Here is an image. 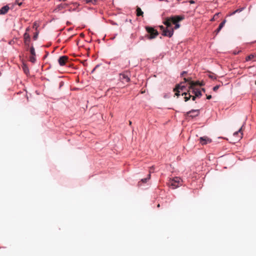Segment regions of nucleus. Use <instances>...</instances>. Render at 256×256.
I'll return each instance as SVG.
<instances>
[{
    "mask_svg": "<svg viewBox=\"0 0 256 256\" xmlns=\"http://www.w3.org/2000/svg\"><path fill=\"white\" fill-rule=\"evenodd\" d=\"M184 19V16H174L166 18L163 23L168 28H171L172 24L175 25L174 29H178L180 27L178 22Z\"/></svg>",
    "mask_w": 256,
    "mask_h": 256,
    "instance_id": "nucleus-1",
    "label": "nucleus"
},
{
    "mask_svg": "<svg viewBox=\"0 0 256 256\" xmlns=\"http://www.w3.org/2000/svg\"><path fill=\"white\" fill-rule=\"evenodd\" d=\"M191 82L189 84L190 86H188V94H195L196 92L198 89V87L200 86H202L204 84L201 83L200 84L198 82L199 81H196V82H194V81H190Z\"/></svg>",
    "mask_w": 256,
    "mask_h": 256,
    "instance_id": "nucleus-2",
    "label": "nucleus"
},
{
    "mask_svg": "<svg viewBox=\"0 0 256 256\" xmlns=\"http://www.w3.org/2000/svg\"><path fill=\"white\" fill-rule=\"evenodd\" d=\"M146 30L148 34L146 36L148 39H154L158 35V32L157 30L152 27L146 26Z\"/></svg>",
    "mask_w": 256,
    "mask_h": 256,
    "instance_id": "nucleus-3",
    "label": "nucleus"
},
{
    "mask_svg": "<svg viewBox=\"0 0 256 256\" xmlns=\"http://www.w3.org/2000/svg\"><path fill=\"white\" fill-rule=\"evenodd\" d=\"M186 82L187 81H184L181 82L180 84H177L176 88L174 89V91L176 92L175 94L176 96H178L180 95V91L182 92H184L187 85L186 83Z\"/></svg>",
    "mask_w": 256,
    "mask_h": 256,
    "instance_id": "nucleus-4",
    "label": "nucleus"
},
{
    "mask_svg": "<svg viewBox=\"0 0 256 256\" xmlns=\"http://www.w3.org/2000/svg\"><path fill=\"white\" fill-rule=\"evenodd\" d=\"M182 180L180 178L176 177L173 179H171L169 180L168 185L172 187L173 189H174L181 185Z\"/></svg>",
    "mask_w": 256,
    "mask_h": 256,
    "instance_id": "nucleus-5",
    "label": "nucleus"
},
{
    "mask_svg": "<svg viewBox=\"0 0 256 256\" xmlns=\"http://www.w3.org/2000/svg\"><path fill=\"white\" fill-rule=\"evenodd\" d=\"M160 28L162 30V34L164 36H167L170 38L174 34L173 28H168L167 26L166 28H164L163 26H160Z\"/></svg>",
    "mask_w": 256,
    "mask_h": 256,
    "instance_id": "nucleus-6",
    "label": "nucleus"
},
{
    "mask_svg": "<svg viewBox=\"0 0 256 256\" xmlns=\"http://www.w3.org/2000/svg\"><path fill=\"white\" fill-rule=\"evenodd\" d=\"M199 114V110H192L188 112H187L185 116H190L191 118H194L198 116Z\"/></svg>",
    "mask_w": 256,
    "mask_h": 256,
    "instance_id": "nucleus-7",
    "label": "nucleus"
},
{
    "mask_svg": "<svg viewBox=\"0 0 256 256\" xmlns=\"http://www.w3.org/2000/svg\"><path fill=\"white\" fill-rule=\"evenodd\" d=\"M212 140L207 136H202L200 138V142L202 144H206L208 143H210Z\"/></svg>",
    "mask_w": 256,
    "mask_h": 256,
    "instance_id": "nucleus-8",
    "label": "nucleus"
},
{
    "mask_svg": "<svg viewBox=\"0 0 256 256\" xmlns=\"http://www.w3.org/2000/svg\"><path fill=\"white\" fill-rule=\"evenodd\" d=\"M68 57L67 56H60L58 58V62L60 66H62L66 64V63L68 61Z\"/></svg>",
    "mask_w": 256,
    "mask_h": 256,
    "instance_id": "nucleus-9",
    "label": "nucleus"
},
{
    "mask_svg": "<svg viewBox=\"0 0 256 256\" xmlns=\"http://www.w3.org/2000/svg\"><path fill=\"white\" fill-rule=\"evenodd\" d=\"M24 42L26 45L29 46L30 42V36L28 34L27 32H25L24 35Z\"/></svg>",
    "mask_w": 256,
    "mask_h": 256,
    "instance_id": "nucleus-10",
    "label": "nucleus"
},
{
    "mask_svg": "<svg viewBox=\"0 0 256 256\" xmlns=\"http://www.w3.org/2000/svg\"><path fill=\"white\" fill-rule=\"evenodd\" d=\"M9 6H5L2 7L0 9V14H4L8 12L9 10Z\"/></svg>",
    "mask_w": 256,
    "mask_h": 256,
    "instance_id": "nucleus-11",
    "label": "nucleus"
},
{
    "mask_svg": "<svg viewBox=\"0 0 256 256\" xmlns=\"http://www.w3.org/2000/svg\"><path fill=\"white\" fill-rule=\"evenodd\" d=\"M226 22V20H224L219 25L218 28L215 30V32L216 34H217L221 30V29L224 27L225 24Z\"/></svg>",
    "mask_w": 256,
    "mask_h": 256,
    "instance_id": "nucleus-12",
    "label": "nucleus"
},
{
    "mask_svg": "<svg viewBox=\"0 0 256 256\" xmlns=\"http://www.w3.org/2000/svg\"><path fill=\"white\" fill-rule=\"evenodd\" d=\"M255 58H256V54H250L249 56H248L247 57H246V61L248 62V61L250 60Z\"/></svg>",
    "mask_w": 256,
    "mask_h": 256,
    "instance_id": "nucleus-13",
    "label": "nucleus"
},
{
    "mask_svg": "<svg viewBox=\"0 0 256 256\" xmlns=\"http://www.w3.org/2000/svg\"><path fill=\"white\" fill-rule=\"evenodd\" d=\"M144 12L142 10L141 8L139 7H137L136 8V16H143Z\"/></svg>",
    "mask_w": 256,
    "mask_h": 256,
    "instance_id": "nucleus-14",
    "label": "nucleus"
},
{
    "mask_svg": "<svg viewBox=\"0 0 256 256\" xmlns=\"http://www.w3.org/2000/svg\"><path fill=\"white\" fill-rule=\"evenodd\" d=\"M120 79H126V80H130V78L128 77V72L120 74Z\"/></svg>",
    "mask_w": 256,
    "mask_h": 256,
    "instance_id": "nucleus-15",
    "label": "nucleus"
},
{
    "mask_svg": "<svg viewBox=\"0 0 256 256\" xmlns=\"http://www.w3.org/2000/svg\"><path fill=\"white\" fill-rule=\"evenodd\" d=\"M187 94H188V93H187V92H182V95H185V96H186V95H187ZM191 97H192L191 94H188V96H186L184 98L185 102H187V101H188V100L190 99V98Z\"/></svg>",
    "mask_w": 256,
    "mask_h": 256,
    "instance_id": "nucleus-16",
    "label": "nucleus"
},
{
    "mask_svg": "<svg viewBox=\"0 0 256 256\" xmlns=\"http://www.w3.org/2000/svg\"><path fill=\"white\" fill-rule=\"evenodd\" d=\"M86 4H96L97 2L96 0H84Z\"/></svg>",
    "mask_w": 256,
    "mask_h": 256,
    "instance_id": "nucleus-17",
    "label": "nucleus"
},
{
    "mask_svg": "<svg viewBox=\"0 0 256 256\" xmlns=\"http://www.w3.org/2000/svg\"><path fill=\"white\" fill-rule=\"evenodd\" d=\"M194 95L196 96L197 98H200L202 96V92H201V90H200L199 88H198V89H197Z\"/></svg>",
    "mask_w": 256,
    "mask_h": 256,
    "instance_id": "nucleus-18",
    "label": "nucleus"
},
{
    "mask_svg": "<svg viewBox=\"0 0 256 256\" xmlns=\"http://www.w3.org/2000/svg\"><path fill=\"white\" fill-rule=\"evenodd\" d=\"M22 68L24 73L26 74H28V66L25 64H23L22 66Z\"/></svg>",
    "mask_w": 256,
    "mask_h": 256,
    "instance_id": "nucleus-19",
    "label": "nucleus"
},
{
    "mask_svg": "<svg viewBox=\"0 0 256 256\" xmlns=\"http://www.w3.org/2000/svg\"><path fill=\"white\" fill-rule=\"evenodd\" d=\"M242 128H240L238 131L237 132H236L234 134V136H238L239 134H240V136H239L240 138H242V133L241 132L242 131Z\"/></svg>",
    "mask_w": 256,
    "mask_h": 256,
    "instance_id": "nucleus-20",
    "label": "nucleus"
},
{
    "mask_svg": "<svg viewBox=\"0 0 256 256\" xmlns=\"http://www.w3.org/2000/svg\"><path fill=\"white\" fill-rule=\"evenodd\" d=\"M30 60L32 63L35 62L36 60V55H31L30 56Z\"/></svg>",
    "mask_w": 256,
    "mask_h": 256,
    "instance_id": "nucleus-21",
    "label": "nucleus"
},
{
    "mask_svg": "<svg viewBox=\"0 0 256 256\" xmlns=\"http://www.w3.org/2000/svg\"><path fill=\"white\" fill-rule=\"evenodd\" d=\"M244 10V8H238V9H237L236 10L234 11L232 13H231L230 16H232V15H234V14H236V12H242V10Z\"/></svg>",
    "mask_w": 256,
    "mask_h": 256,
    "instance_id": "nucleus-22",
    "label": "nucleus"
},
{
    "mask_svg": "<svg viewBox=\"0 0 256 256\" xmlns=\"http://www.w3.org/2000/svg\"><path fill=\"white\" fill-rule=\"evenodd\" d=\"M30 53L31 54V55H36V52H35V50H34V48L33 46H32L30 48Z\"/></svg>",
    "mask_w": 256,
    "mask_h": 256,
    "instance_id": "nucleus-23",
    "label": "nucleus"
},
{
    "mask_svg": "<svg viewBox=\"0 0 256 256\" xmlns=\"http://www.w3.org/2000/svg\"><path fill=\"white\" fill-rule=\"evenodd\" d=\"M150 174H149L148 175V176L147 178H143L142 180V181L143 182H147V180H150Z\"/></svg>",
    "mask_w": 256,
    "mask_h": 256,
    "instance_id": "nucleus-24",
    "label": "nucleus"
},
{
    "mask_svg": "<svg viewBox=\"0 0 256 256\" xmlns=\"http://www.w3.org/2000/svg\"><path fill=\"white\" fill-rule=\"evenodd\" d=\"M220 14V13H217V14H216L213 18L212 19V20H215L216 19L218 16V15Z\"/></svg>",
    "mask_w": 256,
    "mask_h": 256,
    "instance_id": "nucleus-25",
    "label": "nucleus"
},
{
    "mask_svg": "<svg viewBox=\"0 0 256 256\" xmlns=\"http://www.w3.org/2000/svg\"><path fill=\"white\" fill-rule=\"evenodd\" d=\"M208 76L210 78H212V79H216V77L215 76L214 74H208Z\"/></svg>",
    "mask_w": 256,
    "mask_h": 256,
    "instance_id": "nucleus-26",
    "label": "nucleus"
},
{
    "mask_svg": "<svg viewBox=\"0 0 256 256\" xmlns=\"http://www.w3.org/2000/svg\"><path fill=\"white\" fill-rule=\"evenodd\" d=\"M14 4H17L18 6H21L22 4V2H20L18 0H16Z\"/></svg>",
    "mask_w": 256,
    "mask_h": 256,
    "instance_id": "nucleus-27",
    "label": "nucleus"
},
{
    "mask_svg": "<svg viewBox=\"0 0 256 256\" xmlns=\"http://www.w3.org/2000/svg\"><path fill=\"white\" fill-rule=\"evenodd\" d=\"M219 87L220 86L217 85L213 88V90L216 92L218 89Z\"/></svg>",
    "mask_w": 256,
    "mask_h": 256,
    "instance_id": "nucleus-28",
    "label": "nucleus"
},
{
    "mask_svg": "<svg viewBox=\"0 0 256 256\" xmlns=\"http://www.w3.org/2000/svg\"><path fill=\"white\" fill-rule=\"evenodd\" d=\"M38 36V33H36V34L34 35V37H33V38H34V40H36L37 39Z\"/></svg>",
    "mask_w": 256,
    "mask_h": 256,
    "instance_id": "nucleus-29",
    "label": "nucleus"
},
{
    "mask_svg": "<svg viewBox=\"0 0 256 256\" xmlns=\"http://www.w3.org/2000/svg\"><path fill=\"white\" fill-rule=\"evenodd\" d=\"M211 98H212V96L211 95L206 96V98L208 100H210Z\"/></svg>",
    "mask_w": 256,
    "mask_h": 256,
    "instance_id": "nucleus-30",
    "label": "nucleus"
},
{
    "mask_svg": "<svg viewBox=\"0 0 256 256\" xmlns=\"http://www.w3.org/2000/svg\"><path fill=\"white\" fill-rule=\"evenodd\" d=\"M197 96H196L195 95L194 96H192V100H196V98Z\"/></svg>",
    "mask_w": 256,
    "mask_h": 256,
    "instance_id": "nucleus-31",
    "label": "nucleus"
},
{
    "mask_svg": "<svg viewBox=\"0 0 256 256\" xmlns=\"http://www.w3.org/2000/svg\"><path fill=\"white\" fill-rule=\"evenodd\" d=\"M98 66V65H97L96 66H95V68L92 70V72H94L96 70V69Z\"/></svg>",
    "mask_w": 256,
    "mask_h": 256,
    "instance_id": "nucleus-32",
    "label": "nucleus"
},
{
    "mask_svg": "<svg viewBox=\"0 0 256 256\" xmlns=\"http://www.w3.org/2000/svg\"><path fill=\"white\" fill-rule=\"evenodd\" d=\"M186 74V72H183L182 73L181 75H182V76H184V74Z\"/></svg>",
    "mask_w": 256,
    "mask_h": 256,
    "instance_id": "nucleus-33",
    "label": "nucleus"
},
{
    "mask_svg": "<svg viewBox=\"0 0 256 256\" xmlns=\"http://www.w3.org/2000/svg\"><path fill=\"white\" fill-rule=\"evenodd\" d=\"M183 80H190L188 78H184Z\"/></svg>",
    "mask_w": 256,
    "mask_h": 256,
    "instance_id": "nucleus-34",
    "label": "nucleus"
},
{
    "mask_svg": "<svg viewBox=\"0 0 256 256\" xmlns=\"http://www.w3.org/2000/svg\"><path fill=\"white\" fill-rule=\"evenodd\" d=\"M72 90H77V89H80V88H72Z\"/></svg>",
    "mask_w": 256,
    "mask_h": 256,
    "instance_id": "nucleus-35",
    "label": "nucleus"
},
{
    "mask_svg": "<svg viewBox=\"0 0 256 256\" xmlns=\"http://www.w3.org/2000/svg\"><path fill=\"white\" fill-rule=\"evenodd\" d=\"M202 90L204 92H205V90L204 88H202Z\"/></svg>",
    "mask_w": 256,
    "mask_h": 256,
    "instance_id": "nucleus-36",
    "label": "nucleus"
},
{
    "mask_svg": "<svg viewBox=\"0 0 256 256\" xmlns=\"http://www.w3.org/2000/svg\"><path fill=\"white\" fill-rule=\"evenodd\" d=\"M62 82H60V86H62Z\"/></svg>",
    "mask_w": 256,
    "mask_h": 256,
    "instance_id": "nucleus-37",
    "label": "nucleus"
},
{
    "mask_svg": "<svg viewBox=\"0 0 256 256\" xmlns=\"http://www.w3.org/2000/svg\"><path fill=\"white\" fill-rule=\"evenodd\" d=\"M129 123H130V124H132V122L131 121H129Z\"/></svg>",
    "mask_w": 256,
    "mask_h": 256,
    "instance_id": "nucleus-38",
    "label": "nucleus"
},
{
    "mask_svg": "<svg viewBox=\"0 0 256 256\" xmlns=\"http://www.w3.org/2000/svg\"><path fill=\"white\" fill-rule=\"evenodd\" d=\"M254 84H256V81H254Z\"/></svg>",
    "mask_w": 256,
    "mask_h": 256,
    "instance_id": "nucleus-39",
    "label": "nucleus"
}]
</instances>
